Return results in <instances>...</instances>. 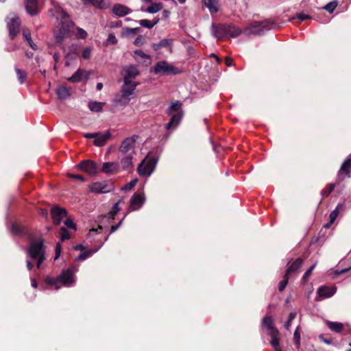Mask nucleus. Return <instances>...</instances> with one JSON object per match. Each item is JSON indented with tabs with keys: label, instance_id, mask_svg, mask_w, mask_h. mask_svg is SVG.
I'll return each mask as SVG.
<instances>
[{
	"label": "nucleus",
	"instance_id": "nucleus-64",
	"mask_svg": "<svg viewBox=\"0 0 351 351\" xmlns=\"http://www.w3.org/2000/svg\"><path fill=\"white\" fill-rule=\"evenodd\" d=\"M26 264L28 270H31L33 268L32 263L28 259L26 261Z\"/></svg>",
	"mask_w": 351,
	"mask_h": 351
},
{
	"label": "nucleus",
	"instance_id": "nucleus-39",
	"mask_svg": "<svg viewBox=\"0 0 351 351\" xmlns=\"http://www.w3.org/2000/svg\"><path fill=\"white\" fill-rule=\"evenodd\" d=\"M122 199H119L117 202H116L113 206L112 207L110 213H109V218L110 219H114L116 215L120 210L119 204L121 202Z\"/></svg>",
	"mask_w": 351,
	"mask_h": 351
},
{
	"label": "nucleus",
	"instance_id": "nucleus-44",
	"mask_svg": "<svg viewBox=\"0 0 351 351\" xmlns=\"http://www.w3.org/2000/svg\"><path fill=\"white\" fill-rule=\"evenodd\" d=\"M289 276H287V274H285L283 277V279L280 282L279 286H278V290L280 291H282L285 289V287L288 283Z\"/></svg>",
	"mask_w": 351,
	"mask_h": 351
},
{
	"label": "nucleus",
	"instance_id": "nucleus-36",
	"mask_svg": "<svg viewBox=\"0 0 351 351\" xmlns=\"http://www.w3.org/2000/svg\"><path fill=\"white\" fill-rule=\"evenodd\" d=\"M343 208L344 204L339 203L337 204L335 210H333L330 214V219H331V222H335L339 215L340 210H341Z\"/></svg>",
	"mask_w": 351,
	"mask_h": 351
},
{
	"label": "nucleus",
	"instance_id": "nucleus-2",
	"mask_svg": "<svg viewBox=\"0 0 351 351\" xmlns=\"http://www.w3.org/2000/svg\"><path fill=\"white\" fill-rule=\"evenodd\" d=\"M78 271V267L72 265L66 269H64L57 278L47 276L45 282L50 287V289L58 290L60 288V284L66 287L74 286L76 282L75 273Z\"/></svg>",
	"mask_w": 351,
	"mask_h": 351
},
{
	"label": "nucleus",
	"instance_id": "nucleus-25",
	"mask_svg": "<svg viewBox=\"0 0 351 351\" xmlns=\"http://www.w3.org/2000/svg\"><path fill=\"white\" fill-rule=\"evenodd\" d=\"M111 134L110 132L107 131L104 134L98 133L97 136H96L94 140V144L95 146L101 147L104 145L106 141L110 138Z\"/></svg>",
	"mask_w": 351,
	"mask_h": 351
},
{
	"label": "nucleus",
	"instance_id": "nucleus-19",
	"mask_svg": "<svg viewBox=\"0 0 351 351\" xmlns=\"http://www.w3.org/2000/svg\"><path fill=\"white\" fill-rule=\"evenodd\" d=\"M342 173H345L346 175L350 176L351 173V159L347 158L341 165L340 169L338 171L336 181L341 182L344 180V177L342 176Z\"/></svg>",
	"mask_w": 351,
	"mask_h": 351
},
{
	"label": "nucleus",
	"instance_id": "nucleus-52",
	"mask_svg": "<svg viewBox=\"0 0 351 351\" xmlns=\"http://www.w3.org/2000/svg\"><path fill=\"white\" fill-rule=\"evenodd\" d=\"M61 249H62V247H61L60 243H57L56 245V250H55V252H56V256L54 258L55 260H57L60 256Z\"/></svg>",
	"mask_w": 351,
	"mask_h": 351
},
{
	"label": "nucleus",
	"instance_id": "nucleus-22",
	"mask_svg": "<svg viewBox=\"0 0 351 351\" xmlns=\"http://www.w3.org/2000/svg\"><path fill=\"white\" fill-rule=\"evenodd\" d=\"M134 58L137 62L144 65H147L151 62L149 56L141 50H136L134 53Z\"/></svg>",
	"mask_w": 351,
	"mask_h": 351
},
{
	"label": "nucleus",
	"instance_id": "nucleus-33",
	"mask_svg": "<svg viewBox=\"0 0 351 351\" xmlns=\"http://www.w3.org/2000/svg\"><path fill=\"white\" fill-rule=\"evenodd\" d=\"M326 324L332 331L337 333L341 332L343 328V324L337 322L326 321Z\"/></svg>",
	"mask_w": 351,
	"mask_h": 351
},
{
	"label": "nucleus",
	"instance_id": "nucleus-31",
	"mask_svg": "<svg viewBox=\"0 0 351 351\" xmlns=\"http://www.w3.org/2000/svg\"><path fill=\"white\" fill-rule=\"evenodd\" d=\"M242 32V30L236 27L234 25L228 23V28L227 31V38H237Z\"/></svg>",
	"mask_w": 351,
	"mask_h": 351
},
{
	"label": "nucleus",
	"instance_id": "nucleus-48",
	"mask_svg": "<svg viewBox=\"0 0 351 351\" xmlns=\"http://www.w3.org/2000/svg\"><path fill=\"white\" fill-rule=\"evenodd\" d=\"M23 35L25 40L28 43V44H33V41L31 38V34L28 29H24L23 32Z\"/></svg>",
	"mask_w": 351,
	"mask_h": 351
},
{
	"label": "nucleus",
	"instance_id": "nucleus-10",
	"mask_svg": "<svg viewBox=\"0 0 351 351\" xmlns=\"http://www.w3.org/2000/svg\"><path fill=\"white\" fill-rule=\"evenodd\" d=\"M228 28V23H213L211 26V33L217 40H223L227 38Z\"/></svg>",
	"mask_w": 351,
	"mask_h": 351
},
{
	"label": "nucleus",
	"instance_id": "nucleus-50",
	"mask_svg": "<svg viewBox=\"0 0 351 351\" xmlns=\"http://www.w3.org/2000/svg\"><path fill=\"white\" fill-rule=\"evenodd\" d=\"M137 29L136 28H129L127 27L123 29L122 34L123 36H129L131 34H134L136 32Z\"/></svg>",
	"mask_w": 351,
	"mask_h": 351
},
{
	"label": "nucleus",
	"instance_id": "nucleus-14",
	"mask_svg": "<svg viewBox=\"0 0 351 351\" xmlns=\"http://www.w3.org/2000/svg\"><path fill=\"white\" fill-rule=\"evenodd\" d=\"M123 85L121 88L122 97L130 100L131 96L134 94L136 86L139 84L136 82H126L123 81Z\"/></svg>",
	"mask_w": 351,
	"mask_h": 351
},
{
	"label": "nucleus",
	"instance_id": "nucleus-3",
	"mask_svg": "<svg viewBox=\"0 0 351 351\" xmlns=\"http://www.w3.org/2000/svg\"><path fill=\"white\" fill-rule=\"evenodd\" d=\"M280 25V23L271 19H266L251 23L244 29V33L246 35H261L269 30L278 29Z\"/></svg>",
	"mask_w": 351,
	"mask_h": 351
},
{
	"label": "nucleus",
	"instance_id": "nucleus-45",
	"mask_svg": "<svg viewBox=\"0 0 351 351\" xmlns=\"http://www.w3.org/2000/svg\"><path fill=\"white\" fill-rule=\"evenodd\" d=\"M295 317H296V313L292 312L289 314L288 320L285 323V326H284L287 330L289 329L291 322L295 318Z\"/></svg>",
	"mask_w": 351,
	"mask_h": 351
},
{
	"label": "nucleus",
	"instance_id": "nucleus-29",
	"mask_svg": "<svg viewBox=\"0 0 351 351\" xmlns=\"http://www.w3.org/2000/svg\"><path fill=\"white\" fill-rule=\"evenodd\" d=\"M9 228L11 233L14 235L21 236L26 234L25 228L17 223H12Z\"/></svg>",
	"mask_w": 351,
	"mask_h": 351
},
{
	"label": "nucleus",
	"instance_id": "nucleus-16",
	"mask_svg": "<svg viewBox=\"0 0 351 351\" xmlns=\"http://www.w3.org/2000/svg\"><path fill=\"white\" fill-rule=\"evenodd\" d=\"M51 215L54 224L60 225L63 218L66 217L67 212L64 208L53 207L51 210Z\"/></svg>",
	"mask_w": 351,
	"mask_h": 351
},
{
	"label": "nucleus",
	"instance_id": "nucleus-63",
	"mask_svg": "<svg viewBox=\"0 0 351 351\" xmlns=\"http://www.w3.org/2000/svg\"><path fill=\"white\" fill-rule=\"evenodd\" d=\"M226 64L228 66H231L233 63V60L230 58L226 57L225 59Z\"/></svg>",
	"mask_w": 351,
	"mask_h": 351
},
{
	"label": "nucleus",
	"instance_id": "nucleus-42",
	"mask_svg": "<svg viewBox=\"0 0 351 351\" xmlns=\"http://www.w3.org/2000/svg\"><path fill=\"white\" fill-rule=\"evenodd\" d=\"M60 240L64 241L70 238V234L65 227H62L60 229Z\"/></svg>",
	"mask_w": 351,
	"mask_h": 351
},
{
	"label": "nucleus",
	"instance_id": "nucleus-17",
	"mask_svg": "<svg viewBox=\"0 0 351 351\" xmlns=\"http://www.w3.org/2000/svg\"><path fill=\"white\" fill-rule=\"evenodd\" d=\"M78 167L83 171L89 173L90 175H94L97 172V167L95 162L90 160H83L82 161Z\"/></svg>",
	"mask_w": 351,
	"mask_h": 351
},
{
	"label": "nucleus",
	"instance_id": "nucleus-7",
	"mask_svg": "<svg viewBox=\"0 0 351 351\" xmlns=\"http://www.w3.org/2000/svg\"><path fill=\"white\" fill-rule=\"evenodd\" d=\"M153 71L155 74L158 75H176L181 72L179 69L165 60L158 62Z\"/></svg>",
	"mask_w": 351,
	"mask_h": 351
},
{
	"label": "nucleus",
	"instance_id": "nucleus-49",
	"mask_svg": "<svg viewBox=\"0 0 351 351\" xmlns=\"http://www.w3.org/2000/svg\"><path fill=\"white\" fill-rule=\"evenodd\" d=\"M76 36L80 38H85L87 36V33L85 30L82 28H76Z\"/></svg>",
	"mask_w": 351,
	"mask_h": 351
},
{
	"label": "nucleus",
	"instance_id": "nucleus-21",
	"mask_svg": "<svg viewBox=\"0 0 351 351\" xmlns=\"http://www.w3.org/2000/svg\"><path fill=\"white\" fill-rule=\"evenodd\" d=\"M25 9L27 12L31 16H35L38 14L39 8L37 0H25Z\"/></svg>",
	"mask_w": 351,
	"mask_h": 351
},
{
	"label": "nucleus",
	"instance_id": "nucleus-27",
	"mask_svg": "<svg viewBox=\"0 0 351 351\" xmlns=\"http://www.w3.org/2000/svg\"><path fill=\"white\" fill-rule=\"evenodd\" d=\"M82 2L85 5H92L99 9H105L108 5L105 0H82Z\"/></svg>",
	"mask_w": 351,
	"mask_h": 351
},
{
	"label": "nucleus",
	"instance_id": "nucleus-26",
	"mask_svg": "<svg viewBox=\"0 0 351 351\" xmlns=\"http://www.w3.org/2000/svg\"><path fill=\"white\" fill-rule=\"evenodd\" d=\"M56 93L59 99L64 100L71 95L70 90L64 85H60L57 87Z\"/></svg>",
	"mask_w": 351,
	"mask_h": 351
},
{
	"label": "nucleus",
	"instance_id": "nucleus-54",
	"mask_svg": "<svg viewBox=\"0 0 351 351\" xmlns=\"http://www.w3.org/2000/svg\"><path fill=\"white\" fill-rule=\"evenodd\" d=\"M91 49L90 47H86L82 53V57L84 59H88L90 56Z\"/></svg>",
	"mask_w": 351,
	"mask_h": 351
},
{
	"label": "nucleus",
	"instance_id": "nucleus-35",
	"mask_svg": "<svg viewBox=\"0 0 351 351\" xmlns=\"http://www.w3.org/2000/svg\"><path fill=\"white\" fill-rule=\"evenodd\" d=\"M151 5L145 10L148 13L154 14L160 11L162 8L161 3H150Z\"/></svg>",
	"mask_w": 351,
	"mask_h": 351
},
{
	"label": "nucleus",
	"instance_id": "nucleus-37",
	"mask_svg": "<svg viewBox=\"0 0 351 351\" xmlns=\"http://www.w3.org/2000/svg\"><path fill=\"white\" fill-rule=\"evenodd\" d=\"M104 103L97 102V101H90L88 103V108L90 110L93 112H101L102 110V108L104 106Z\"/></svg>",
	"mask_w": 351,
	"mask_h": 351
},
{
	"label": "nucleus",
	"instance_id": "nucleus-38",
	"mask_svg": "<svg viewBox=\"0 0 351 351\" xmlns=\"http://www.w3.org/2000/svg\"><path fill=\"white\" fill-rule=\"evenodd\" d=\"M158 22V19L154 20V21H149L147 19H142L138 21V23L144 27H147L148 29H152Z\"/></svg>",
	"mask_w": 351,
	"mask_h": 351
},
{
	"label": "nucleus",
	"instance_id": "nucleus-6",
	"mask_svg": "<svg viewBox=\"0 0 351 351\" xmlns=\"http://www.w3.org/2000/svg\"><path fill=\"white\" fill-rule=\"evenodd\" d=\"M158 162V158L151 157L148 154L146 158L143 160L138 166L137 172L140 176L149 177L154 171Z\"/></svg>",
	"mask_w": 351,
	"mask_h": 351
},
{
	"label": "nucleus",
	"instance_id": "nucleus-55",
	"mask_svg": "<svg viewBox=\"0 0 351 351\" xmlns=\"http://www.w3.org/2000/svg\"><path fill=\"white\" fill-rule=\"evenodd\" d=\"M101 230H102V227L99 226L98 228H92L91 230H90L88 234L90 237L93 236L95 234L100 233Z\"/></svg>",
	"mask_w": 351,
	"mask_h": 351
},
{
	"label": "nucleus",
	"instance_id": "nucleus-13",
	"mask_svg": "<svg viewBox=\"0 0 351 351\" xmlns=\"http://www.w3.org/2000/svg\"><path fill=\"white\" fill-rule=\"evenodd\" d=\"M145 197L144 194L135 193L130 199L129 211L132 212L139 210L145 204Z\"/></svg>",
	"mask_w": 351,
	"mask_h": 351
},
{
	"label": "nucleus",
	"instance_id": "nucleus-46",
	"mask_svg": "<svg viewBox=\"0 0 351 351\" xmlns=\"http://www.w3.org/2000/svg\"><path fill=\"white\" fill-rule=\"evenodd\" d=\"M136 182L137 179H134L130 182L125 184L123 186H122L121 189L123 191H130L136 185Z\"/></svg>",
	"mask_w": 351,
	"mask_h": 351
},
{
	"label": "nucleus",
	"instance_id": "nucleus-47",
	"mask_svg": "<svg viewBox=\"0 0 351 351\" xmlns=\"http://www.w3.org/2000/svg\"><path fill=\"white\" fill-rule=\"evenodd\" d=\"M64 223L66 226L65 227L66 228H70V229H73V230L76 229L75 224L74 223L73 221L71 219H69V218L66 219Z\"/></svg>",
	"mask_w": 351,
	"mask_h": 351
},
{
	"label": "nucleus",
	"instance_id": "nucleus-32",
	"mask_svg": "<svg viewBox=\"0 0 351 351\" xmlns=\"http://www.w3.org/2000/svg\"><path fill=\"white\" fill-rule=\"evenodd\" d=\"M204 5L209 10L210 13H217L219 11L218 0H202Z\"/></svg>",
	"mask_w": 351,
	"mask_h": 351
},
{
	"label": "nucleus",
	"instance_id": "nucleus-61",
	"mask_svg": "<svg viewBox=\"0 0 351 351\" xmlns=\"http://www.w3.org/2000/svg\"><path fill=\"white\" fill-rule=\"evenodd\" d=\"M108 40L111 44H115L117 43L116 37L113 34H109V36L108 37Z\"/></svg>",
	"mask_w": 351,
	"mask_h": 351
},
{
	"label": "nucleus",
	"instance_id": "nucleus-62",
	"mask_svg": "<svg viewBox=\"0 0 351 351\" xmlns=\"http://www.w3.org/2000/svg\"><path fill=\"white\" fill-rule=\"evenodd\" d=\"M350 269H351V265L349 267H347V268H345V269H341V270L336 271V274L337 275L341 274L343 273H345V272L349 271Z\"/></svg>",
	"mask_w": 351,
	"mask_h": 351
},
{
	"label": "nucleus",
	"instance_id": "nucleus-5",
	"mask_svg": "<svg viewBox=\"0 0 351 351\" xmlns=\"http://www.w3.org/2000/svg\"><path fill=\"white\" fill-rule=\"evenodd\" d=\"M27 258L37 261L36 267L40 269L42 263L45 260V250L43 239L34 241L27 250Z\"/></svg>",
	"mask_w": 351,
	"mask_h": 351
},
{
	"label": "nucleus",
	"instance_id": "nucleus-58",
	"mask_svg": "<svg viewBox=\"0 0 351 351\" xmlns=\"http://www.w3.org/2000/svg\"><path fill=\"white\" fill-rule=\"evenodd\" d=\"M68 176L71 178L77 179L81 182H84L85 180L84 178L80 175L68 173Z\"/></svg>",
	"mask_w": 351,
	"mask_h": 351
},
{
	"label": "nucleus",
	"instance_id": "nucleus-1",
	"mask_svg": "<svg viewBox=\"0 0 351 351\" xmlns=\"http://www.w3.org/2000/svg\"><path fill=\"white\" fill-rule=\"evenodd\" d=\"M53 8L51 10L52 15L60 21L54 30V35L58 43L62 42L64 38L69 36L73 28V24L69 16L63 9L54 2L52 3Z\"/></svg>",
	"mask_w": 351,
	"mask_h": 351
},
{
	"label": "nucleus",
	"instance_id": "nucleus-57",
	"mask_svg": "<svg viewBox=\"0 0 351 351\" xmlns=\"http://www.w3.org/2000/svg\"><path fill=\"white\" fill-rule=\"evenodd\" d=\"M297 18L300 21H304L305 20H307V19H311V16L308 14H306L304 13H300L297 15Z\"/></svg>",
	"mask_w": 351,
	"mask_h": 351
},
{
	"label": "nucleus",
	"instance_id": "nucleus-8",
	"mask_svg": "<svg viewBox=\"0 0 351 351\" xmlns=\"http://www.w3.org/2000/svg\"><path fill=\"white\" fill-rule=\"evenodd\" d=\"M262 325L268 330V335L271 337V341L276 343V339H280V332L274 326V320L270 315H266L263 318Z\"/></svg>",
	"mask_w": 351,
	"mask_h": 351
},
{
	"label": "nucleus",
	"instance_id": "nucleus-23",
	"mask_svg": "<svg viewBox=\"0 0 351 351\" xmlns=\"http://www.w3.org/2000/svg\"><path fill=\"white\" fill-rule=\"evenodd\" d=\"M336 291H337V288L335 287H329L322 286L318 289L317 293L319 297H322L324 298H328L332 297L336 293Z\"/></svg>",
	"mask_w": 351,
	"mask_h": 351
},
{
	"label": "nucleus",
	"instance_id": "nucleus-15",
	"mask_svg": "<svg viewBox=\"0 0 351 351\" xmlns=\"http://www.w3.org/2000/svg\"><path fill=\"white\" fill-rule=\"evenodd\" d=\"M122 75L123 81L133 82L132 80L139 75V71L136 66L129 65L123 68Z\"/></svg>",
	"mask_w": 351,
	"mask_h": 351
},
{
	"label": "nucleus",
	"instance_id": "nucleus-60",
	"mask_svg": "<svg viewBox=\"0 0 351 351\" xmlns=\"http://www.w3.org/2000/svg\"><path fill=\"white\" fill-rule=\"evenodd\" d=\"M98 135V132H95V133H86L84 135V136L86 138H96V136H97Z\"/></svg>",
	"mask_w": 351,
	"mask_h": 351
},
{
	"label": "nucleus",
	"instance_id": "nucleus-11",
	"mask_svg": "<svg viewBox=\"0 0 351 351\" xmlns=\"http://www.w3.org/2000/svg\"><path fill=\"white\" fill-rule=\"evenodd\" d=\"M112 184L106 181L96 182L88 186V189L92 193H107L112 190Z\"/></svg>",
	"mask_w": 351,
	"mask_h": 351
},
{
	"label": "nucleus",
	"instance_id": "nucleus-41",
	"mask_svg": "<svg viewBox=\"0 0 351 351\" xmlns=\"http://www.w3.org/2000/svg\"><path fill=\"white\" fill-rule=\"evenodd\" d=\"M337 6V1H332L327 3L323 8L329 13H332Z\"/></svg>",
	"mask_w": 351,
	"mask_h": 351
},
{
	"label": "nucleus",
	"instance_id": "nucleus-20",
	"mask_svg": "<svg viewBox=\"0 0 351 351\" xmlns=\"http://www.w3.org/2000/svg\"><path fill=\"white\" fill-rule=\"evenodd\" d=\"M134 155L121 154V167L125 171L133 169V158Z\"/></svg>",
	"mask_w": 351,
	"mask_h": 351
},
{
	"label": "nucleus",
	"instance_id": "nucleus-59",
	"mask_svg": "<svg viewBox=\"0 0 351 351\" xmlns=\"http://www.w3.org/2000/svg\"><path fill=\"white\" fill-rule=\"evenodd\" d=\"M123 220V219H122L117 224L111 226L110 234L114 232L121 226Z\"/></svg>",
	"mask_w": 351,
	"mask_h": 351
},
{
	"label": "nucleus",
	"instance_id": "nucleus-28",
	"mask_svg": "<svg viewBox=\"0 0 351 351\" xmlns=\"http://www.w3.org/2000/svg\"><path fill=\"white\" fill-rule=\"evenodd\" d=\"M112 12L115 15L121 17L130 13L131 10L123 5L116 4L112 8Z\"/></svg>",
	"mask_w": 351,
	"mask_h": 351
},
{
	"label": "nucleus",
	"instance_id": "nucleus-24",
	"mask_svg": "<svg viewBox=\"0 0 351 351\" xmlns=\"http://www.w3.org/2000/svg\"><path fill=\"white\" fill-rule=\"evenodd\" d=\"M120 166L118 162H104L102 166V171L106 173H113L119 171Z\"/></svg>",
	"mask_w": 351,
	"mask_h": 351
},
{
	"label": "nucleus",
	"instance_id": "nucleus-56",
	"mask_svg": "<svg viewBox=\"0 0 351 351\" xmlns=\"http://www.w3.org/2000/svg\"><path fill=\"white\" fill-rule=\"evenodd\" d=\"M293 338H294L295 342L298 344H300V331H299V328L298 327L295 330V332H294V334H293Z\"/></svg>",
	"mask_w": 351,
	"mask_h": 351
},
{
	"label": "nucleus",
	"instance_id": "nucleus-30",
	"mask_svg": "<svg viewBox=\"0 0 351 351\" xmlns=\"http://www.w3.org/2000/svg\"><path fill=\"white\" fill-rule=\"evenodd\" d=\"M302 263L303 260L302 258H297L287 269L285 273L287 274V276H290L293 273L298 272L302 266Z\"/></svg>",
	"mask_w": 351,
	"mask_h": 351
},
{
	"label": "nucleus",
	"instance_id": "nucleus-43",
	"mask_svg": "<svg viewBox=\"0 0 351 351\" xmlns=\"http://www.w3.org/2000/svg\"><path fill=\"white\" fill-rule=\"evenodd\" d=\"M15 70H16L18 80L19 81V82L21 84L24 83V82L26 79V73L24 71L21 70L19 69H16Z\"/></svg>",
	"mask_w": 351,
	"mask_h": 351
},
{
	"label": "nucleus",
	"instance_id": "nucleus-34",
	"mask_svg": "<svg viewBox=\"0 0 351 351\" xmlns=\"http://www.w3.org/2000/svg\"><path fill=\"white\" fill-rule=\"evenodd\" d=\"M102 245H99V247L95 248V249H90L84 252L81 253L76 258V261L80 260L84 261L88 257L91 256L93 254L96 253L101 247Z\"/></svg>",
	"mask_w": 351,
	"mask_h": 351
},
{
	"label": "nucleus",
	"instance_id": "nucleus-12",
	"mask_svg": "<svg viewBox=\"0 0 351 351\" xmlns=\"http://www.w3.org/2000/svg\"><path fill=\"white\" fill-rule=\"evenodd\" d=\"M135 138L132 137L126 138L121 143L119 148V152L121 154L127 155H135L136 152L134 150Z\"/></svg>",
	"mask_w": 351,
	"mask_h": 351
},
{
	"label": "nucleus",
	"instance_id": "nucleus-53",
	"mask_svg": "<svg viewBox=\"0 0 351 351\" xmlns=\"http://www.w3.org/2000/svg\"><path fill=\"white\" fill-rule=\"evenodd\" d=\"M276 343H273V341H270V344L275 351H282L280 348V339H276Z\"/></svg>",
	"mask_w": 351,
	"mask_h": 351
},
{
	"label": "nucleus",
	"instance_id": "nucleus-4",
	"mask_svg": "<svg viewBox=\"0 0 351 351\" xmlns=\"http://www.w3.org/2000/svg\"><path fill=\"white\" fill-rule=\"evenodd\" d=\"M167 114L171 117V119L166 125L165 128L167 130H174L183 117L182 104L178 101L173 102L167 110Z\"/></svg>",
	"mask_w": 351,
	"mask_h": 351
},
{
	"label": "nucleus",
	"instance_id": "nucleus-9",
	"mask_svg": "<svg viewBox=\"0 0 351 351\" xmlns=\"http://www.w3.org/2000/svg\"><path fill=\"white\" fill-rule=\"evenodd\" d=\"M6 20L10 36L12 39L19 32L21 22L18 16H16L14 13H10L8 16Z\"/></svg>",
	"mask_w": 351,
	"mask_h": 351
},
{
	"label": "nucleus",
	"instance_id": "nucleus-51",
	"mask_svg": "<svg viewBox=\"0 0 351 351\" xmlns=\"http://www.w3.org/2000/svg\"><path fill=\"white\" fill-rule=\"evenodd\" d=\"M315 267V264L313 265L304 274L302 280L304 281H306L308 277L311 276L313 270L314 269Z\"/></svg>",
	"mask_w": 351,
	"mask_h": 351
},
{
	"label": "nucleus",
	"instance_id": "nucleus-40",
	"mask_svg": "<svg viewBox=\"0 0 351 351\" xmlns=\"http://www.w3.org/2000/svg\"><path fill=\"white\" fill-rule=\"evenodd\" d=\"M335 183L328 184L325 189L322 190L321 195L323 197L328 196L335 189Z\"/></svg>",
	"mask_w": 351,
	"mask_h": 351
},
{
	"label": "nucleus",
	"instance_id": "nucleus-18",
	"mask_svg": "<svg viewBox=\"0 0 351 351\" xmlns=\"http://www.w3.org/2000/svg\"><path fill=\"white\" fill-rule=\"evenodd\" d=\"M90 72L78 69L67 80L72 83H77L87 80L90 76Z\"/></svg>",
	"mask_w": 351,
	"mask_h": 351
}]
</instances>
